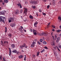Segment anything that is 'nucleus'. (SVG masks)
<instances>
[{"instance_id": "obj_40", "label": "nucleus", "mask_w": 61, "mask_h": 61, "mask_svg": "<svg viewBox=\"0 0 61 61\" xmlns=\"http://www.w3.org/2000/svg\"><path fill=\"white\" fill-rule=\"evenodd\" d=\"M39 12H40V13H41L42 12V10H41L40 9L39 10Z\"/></svg>"}, {"instance_id": "obj_46", "label": "nucleus", "mask_w": 61, "mask_h": 61, "mask_svg": "<svg viewBox=\"0 0 61 61\" xmlns=\"http://www.w3.org/2000/svg\"><path fill=\"white\" fill-rule=\"evenodd\" d=\"M40 41L41 42H42V39H40Z\"/></svg>"}, {"instance_id": "obj_5", "label": "nucleus", "mask_w": 61, "mask_h": 61, "mask_svg": "<svg viewBox=\"0 0 61 61\" xmlns=\"http://www.w3.org/2000/svg\"><path fill=\"white\" fill-rule=\"evenodd\" d=\"M44 35V36H46L47 35V34L45 32H43L41 34H40V36H43V35Z\"/></svg>"}, {"instance_id": "obj_53", "label": "nucleus", "mask_w": 61, "mask_h": 61, "mask_svg": "<svg viewBox=\"0 0 61 61\" xmlns=\"http://www.w3.org/2000/svg\"><path fill=\"white\" fill-rule=\"evenodd\" d=\"M21 28V29H23L24 28L22 26H20Z\"/></svg>"}, {"instance_id": "obj_34", "label": "nucleus", "mask_w": 61, "mask_h": 61, "mask_svg": "<svg viewBox=\"0 0 61 61\" xmlns=\"http://www.w3.org/2000/svg\"><path fill=\"white\" fill-rule=\"evenodd\" d=\"M32 7L33 8H34V9H35V8H36V7L34 6H32Z\"/></svg>"}, {"instance_id": "obj_3", "label": "nucleus", "mask_w": 61, "mask_h": 61, "mask_svg": "<svg viewBox=\"0 0 61 61\" xmlns=\"http://www.w3.org/2000/svg\"><path fill=\"white\" fill-rule=\"evenodd\" d=\"M24 47L26 48H27V46L26 45L25 43H24L23 45H21L20 46V47L21 48H23Z\"/></svg>"}, {"instance_id": "obj_52", "label": "nucleus", "mask_w": 61, "mask_h": 61, "mask_svg": "<svg viewBox=\"0 0 61 61\" xmlns=\"http://www.w3.org/2000/svg\"><path fill=\"white\" fill-rule=\"evenodd\" d=\"M0 60H2V57H1V56H0Z\"/></svg>"}, {"instance_id": "obj_42", "label": "nucleus", "mask_w": 61, "mask_h": 61, "mask_svg": "<svg viewBox=\"0 0 61 61\" xmlns=\"http://www.w3.org/2000/svg\"><path fill=\"white\" fill-rule=\"evenodd\" d=\"M33 34H34V35H36V34H37V33H36V32H35L33 33Z\"/></svg>"}, {"instance_id": "obj_26", "label": "nucleus", "mask_w": 61, "mask_h": 61, "mask_svg": "<svg viewBox=\"0 0 61 61\" xmlns=\"http://www.w3.org/2000/svg\"><path fill=\"white\" fill-rule=\"evenodd\" d=\"M59 39H57V40L56 41V42L57 43H58V42H59Z\"/></svg>"}, {"instance_id": "obj_64", "label": "nucleus", "mask_w": 61, "mask_h": 61, "mask_svg": "<svg viewBox=\"0 0 61 61\" xmlns=\"http://www.w3.org/2000/svg\"><path fill=\"white\" fill-rule=\"evenodd\" d=\"M59 36H61V33L60 35H59Z\"/></svg>"}, {"instance_id": "obj_36", "label": "nucleus", "mask_w": 61, "mask_h": 61, "mask_svg": "<svg viewBox=\"0 0 61 61\" xmlns=\"http://www.w3.org/2000/svg\"><path fill=\"white\" fill-rule=\"evenodd\" d=\"M44 48L45 49H48V47H46V46H45L44 47Z\"/></svg>"}, {"instance_id": "obj_57", "label": "nucleus", "mask_w": 61, "mask_h": 61, "mask_svg": "<svg viewBox=\"0 0 61 61\" xmlns=\"http://www.w3.org/2000/svg\"><path fill=\"white\" fill-rule=\"evenodd\" d=\"M3 41H1V43H2V44L3 43Z\"/></svg>"}, {"instance_id": "obj_45", "label": "nucleus", "mask_w": 61, "mask_h": 61, "mask_svg": "<svg viewBox=\"0 0 61 61\" xmlns=\"http://www.w3.org/2000/svg\"><path fill=\"white\" fill-rule=\"evenodd\" d=\"M57 48L58 50L60 52V51H60V49H59V48L58 47Z\"/></svg>"}, {"instance_id": "obj_55", "label": "nucleus", "mask_w": 61, "mask_h": 61, "mask_svg": "<svg viewBox=\"0 0 61 61\" xmlns=\"http://www.w3.org/2000/svg\"><path fill=\"white\" fill-rule=\"evenodd\" d=\"M33 56V57H36V55H33L32 56Z\"/></svg>"}, {"instance_id": "obj_51", "label": "nucleus", "mask_w": 61, "mask_h": 61, "mask_svg": "<svg viewBox=\"0 0 61 61\" xmlns=\"http://www.w3.org/2000/svg\"><path fill=\"white\" fill-rule=\"evenodd\" d=\"M52 31H55V30L54 29H52Z\"/></svg>"}, {"instance_id": "obj_54", "label": "nucleus", "mask_w": 61, "mask_h": 61, "mask_svg": "<svg viewBox=\"0 0 61 61\" xmlns=\"http://www.w3.org/2000/svg\"><path fill=\"white\" fill-rule=\"evenodd\" d=\"M57 39H59L60 40V37H58V38H57Z\"/></svg>"}, {"instance_id": "obj_62", "label": "nucleus", "mask_w": 61, "mask_h": 61, "mask_svg": "<svg viewBox=\"0 0 61 61\" xmlns=\"http://www.w3.org/2000/svg\"><path fill=\"white\" fill-rule=\"evenodd\" d=\"M60 29H61V25H60Z\"/></svg>"}, {"instance_id": "obj_33", "label": "nucleus", "mask_w": 61, "mask_h": 61, "mask_svg": "<svg viewBox=\"0 0 61 61\" xmlns=\"http://www.w3.org/2000/svg\"><path fill=\"white\" fill-rule=\"evenodd\" d=\"M51 45H52V46H53L54 45H55V44H54V43L53 42L51 43Z\"/></svg>"}, {"instance_id": "obj_29", "label": "nucleus", "mask_w": 61, "mask_h": 61, "mask_svg": "<svg viewBox=\"0 0 61 61\" xmlns=\"http://www.w3.org/2000/svg\"><path fill=\"white\" fill-rule=\"evenodd\" d=\"M58 18L59 20H60L61 21V17H58Z\"/></svg>"}, {"instance_id": "obj_30", "label": "nucleus", "mask_w": 61, "mask_h": 61, "mask_svg": "<svg viewBox=\"0 0 61 61\" xmlns=\"http://www.w3.org/2000/svg\"><path fill=\"white\" fill-rule=\"evenodd\" d=\"M3 61H5V57H3Z\"/></svg>"}, {"instance_id": "obj_27", "label": "nucleus", "mask_w": 61, "mask_h": 61, "mask_svg": "<svg viewBox=\"0 0 61 61\" xmlns=\"http://www.w3.org/2000/svg\"><path fill=\"white\" fill-rule=\"evenodd\" d=\"M16 54H17L18 55L19 54H20V52L17 51V52H16Z\"/></svg>"}, {"instance_id": "obj_63", "label": "nucleus", "mask_w": 61, "mask_h": 61, "mask_svg": "<svg viewBox=\"0 0 61 61\" xmlns=\"http://www.w3.org/2000/svg\"><path fill=\"white\" fill-rule=\"evenodd\" d=\"M21 51L22 52H24V51L23 50H21Z\"/></svg>"}, {"instance_id": "obj_25", "label": "nucleus", "mask_w": 61, "mask_h": 61, "mask_svg": "<svg viewBox=\"0 0 61 61\" xmlns=\"http://www.w3.org/2000/svg\"><path fill=\"white\" fill-rule=\"evenodd\" d=\"M33 33H35V32H36L37 31H36V30L34 29H33Z\"/></svg>"}, {"instance_id": "obj_60", "label": "nucleus", "mask_w": 61, "mask_h": 61, "mask_svg": "<svg viewBox=\"0 0 61 61\" xmlns=\"http://www.w3.org/2000/svg\"><path fill=\"white\" fill-rule=\"evenodd\" d=\"M43 0L44 2H46L47 1V0Z\"/></svg>"}, {"instance_id": "obj_59", "label": "nucleus", "mask_w": 61, "mask_h": 61, "mask_svg": "<svg viewBox=\"0 0 61 61\" xmlns=\"http://www.w3.org/2000/svg\"><path fill=\"white\" fill-rule=\"evenodd\" d=\"M24 32H26V30H24Z\"/></svg>"}, {"instance_id": "obj_49", "label": "nucleus", "mask_w": 61, "mask_h": 61, "mask_svg": "<svg viewBox=\"0 0 61 61\" xmlns=\"http://www.w3.org/2000/svg\"><path fill=\"white\" fill-rule=\"evenodd\" d=\"M37 16H38V13H36V14Z\"/></svg>"}, {"instance_id": "obj_43", "label": "nucleus", "mask_w": 61, "mask_h": 61, "mask_svg": "<svg viewBox=\"0 0 61 61\" xmlns=\"http://www.w3.org/2000/svg\"><path fill=\"white\" fill-rule=\"evenodd\" d=\"M20 11L21 13H22V12H23V10H22V9H21L20 10Z\"/></svg>"}, {"instance_id": "obj_16", "label": "nucleus", "mask_w": 61, "mask_h": 61, "mask_svg": "<svg viewBox=\"0 0 61 61\" xmlns=\"http://www.w3.org/2000/svg\"><path fill=\"white\" fill-rule=\"evenodd\" d=\"M4 3H8V0H4Z\"/></svg>"}, {"instance_id": "obj_22", "label": "nucleus", "mask_w": 61, "mask_h": 61, "mask_svg": "<svg viewBox=\"0 0 61 61\" xmlns=\"http://www.w3.org/2000/svg\"><path fill=\"white\" fill-rule=\"evenodd\" d=\"M19 29L21 33H23V30H22V28H19Z\"/></svg>"}, {"instance_id": "obj_9", "label": "nucleus", "mask_w": 61, "mask_h": 61, "mask_svg": "<svg viewBox=\"0 0 61 61\" xmlns=\"http://www.w3.org/2000/svg\"><path fill=\"white\" fill-rule=\"evenodd\" d=\"M24 57V55H20L18 56V58L19 59H21L23 58Z\"/></svg>"}, {"instance_id": "obj_4", "label": "nucleus", "mask_w": 61, "mask_h": 61, "mask_svg": "<svg viewBox=\"0 0 61 61\" xmlns=\"http://www.w3.org/2000/svg\"><path fill=\"white\" fill-rule=\"evenodd\" d=\"M15 13L16 15H18L19 13V10L17 9L15 11Z\"/></svg>"}, {"instance_id": "obj_21", "label": "nucleus", "mask_w": 61, "mask_h": 61, "mask_svg": "<svg viewBox=\"0 0 61 61\" xmlns=\"http://www.w3.org/2000/svg\"><path fill=\"white\" fill-rule=\"evenodd\" d=\"M7 27H5V33H6V32H7Z\"/></svg>"}, {"instance_id": "obj_8", "label": "nucleus", "mask_w": 61, "mask_h": 61, "mask_svg": "<svg viewBox=\"0 0 61 61\" xmlns=\"http://www.w3.org/2000/svg\"><path fill=\"white\" fill-rule=\"evenodd\" d=\"M24 14H25V12L26 13H27V11H28V10L26 8H24Z\"/></svg>"}, {"instance_id": "obj_61", "label": "nucleus", "mask_w": 61, "mask_h": 61, "mask_svg": "<svg viewBox=\"0 0 61 61\" xmlns=\"http://www.w3.org/2000/svg\"><path fill=\"white\" fill-rule=\"evenodd\" d=\"M51 36H52L53 35V33L52 32L51 33Z\"/></svg>"}, {"instance_id": "obj_41", "label": "nucleus", "mask_w": 61, "mask_h": 61, "mask_svg": "<svg viewBox=\"0 0 61 61\" xmlns=\"http://www.w3.org/2000/svg\"><path fill=\"white\" fill-rule=\"evenodd\" d=\"M30 32H33V30H32V29H31L30 30Z\"/></svg>"}, {"instance_id": "obj_48", "label": "nucleus", "mask_w": 61, "mask_h": 61, "mask_svg": "<svg viewBox=\"0 0 61 61\" xmlns=\"http://www.w3.org/2000/svg\"><path fill=\"white\" fill-rule=\"evenodd\" d=\"M59 47L60 48H61V45H60Z\"/></svg>"}, {"instance_id": "obj_47", "label": "nucleus", "mask_w": 61, "mask_h": 61, "mask_svg": "<svg viewBox=\"0 0 61 61\" xmlns=\"http://www.w3.org/2000/svg\"><path fill=\"white\" fill-rule=\"evenodd\" d=\"M0 3H2L3 2V0H0Z\"/></svg>"}, {"instance_id": "obj_7", "label": "nucleus", "mask_w": 61, "mask_h": 61, "mask_svg": "<svg viewBox=\"0 0 61 61\" xmlns=\"http://www.w3.org/2000/svg\"><path fill=\"white\" fill-rule=\"evenodd\" d=\"M36 44V43L34 41L32 42V44H31V46L32 47H34L35 46V45Z\"/></svg>"}, {"instance_id": "obj_10", "label": "nucleus", "mask_w": 61, "mask_h": 61, "mask_svg": "<svg viewBox=\"0 0 61 61\" xmlns=\"http://www.w3.org/2000/svg\"><path fill=\"white\" fill-rule=\"evenodd\" d=\"M15 23H11L10 25V26H11V27H14L15 26Z\"/></svg>"}, {"instance_id": "obj_1", "label": "nucleus", "mask_w": 61, "mask_h": 61, "mask_svg": "<svg viewBox=\"0 0 61 61\" xmlns=\"http://www.w3.org/2000/svg\"><path fill=\"white\" fill-rule=\"evenodd\" d=\"M5 19V17H3L2 16H0V22L1 21L3 23H5V22L4 21V19Z\"/></svg>"}, {"instance_id": "obj_37", "label": "nucleus", "mask_w": 61, "mask_h": 61, "mask_svg": "<svg viewBox=\"0 0 61 61\" xmlns=\"http://www.w3.org/2000/svg\"><path fill=\"white\" fill-rule=\"evenodd\" d=\"M26 56H25L24 59V60L25 61H26Z\"/></svg>"}, {"instance_id": "obj_44", "label": "nucleus", "mask_w": 61, "mask_h": 61, "mask_svg": "<svg viewBox=\"0 0 61 61\" xmlns=\"http://www.w3.org/2000/svg\"><path fill=\"white\" fill-rule=\"evenodd\" d=\"M11 21H11V20H10H10L9 21V23H10V22H11Z\"/></svg>"}, {"instance_id": "obj_14", "label": "nucleus", "mask_w": 61, "mask_h": 61, "mask_svg": "<svg viewBox=\"0 0 61 61\" xmlns=\"http://www.w3.org/2000/svg\"><path fill=\"white\" fill-rule=\"evenodd\" d=\"M11 47L12 48H14L15 47V45L14 44H12L11 45Z\"/></svg>"}, {"instance_id": "obj_38", "label": "nucleus", "mask_w": 61, "mask_h": 61, "mask_svg": "<svg viewBox=\"0 0 61 61\" xmlns=\"http://www.w3.org/2000/svg\"><path fill=\"white\" fill-rule=\"evenodd\" d=\"M50 7V5H48L47 6V9H48L49 8V7Z\"/></svg>"}, {"instance_id": "obj_56", "label": "nucleus", "mask_w": 61, "mask_h": 61, "mask_svg": "<svg viewBox=\"0 0 61 61\" xmlns=\"http://www.w3.org/2000/svg\"><path fill=\"white\" fill-rule=\"evenodd\" d=\"M55 38H57V36L56 35H55Z\"/></svg>"}, {"instance_id": "obj_39", "label": "nucleus", "mask_w": 61, "mask_h": 61, "mask_svg": "<svg viewBox=\"0 0 61 61\" xmlns=\"http://www.w3.org/2000/svg\"><path fill=\"white\" fill-rule=\"evenodd\" d=\"M42 14H43V15H46V13H42Z\"/></svg>"}, {"instance_id": "obj_19", "label": "nucleus", "mask_w": 61, "mask_h": 61, "mask_svg": "<svg viewBox=\"0 0 61 61\" xmlns=\"http://www.w3.org/2000/svg\"><path fill=\"white\" fill-rule=\"evenodd\" d=\"M4 44H8V41H4Z\"/></svg>"}, {"instance_id": "obj_35", "label": "nucleus", "mask_w": 61, "mask_h": 61, "mask_svg": "<svg viewBox=\"0 0 61 61\" xmlns=\"http://www.w3.org/2000/svg\"><path fill=\"white\" fill-rule=\"evenodd\" d=\"M45 49H43L41 51V53H43V52H44V51H45Z\"/></svg>"}, {"instance_id": "obj_11", "label": "nucleus", "mask_w": 61, "mask_h": 61, "mask_svg": "<svg viewBox=\"0 0 61 61\" xmlns=\"http://www.w3.org/2000/svg\"><path fill=\"white\" fill-rule=\"evenodd\" d=\"M9 56H11V48H9Z\"/></svg>"}, {"instance_id": "obj_20", "label": "nucleus", "mask_w": 61, "mask_h": 61, "mask_svg": "<svg viewBox=\"0 0 61 61\" xmlns=\"http://www.w3.org/2000/svg\"><path fill=\"white\" fill-rule=\"evenodd\" d=\"M12 52H13V53H16L17 52V51L16 50H14L12 51Z\"/></svg>"}, {"instance_id": "obj_58", "label": "nucleus", "mask_w": 61, "mask_h": 61, "mask_svg": "<svg viewBox=\"0 0 61 61\" xmlns=\"http://www.w3.org/2000/svg\"><path fill=\"white\" fill-rule=\"evenodd\" d=\"M26 13L27 12H25V15H26L27 14V13Z\"/></svg>"}, {"instance_id": "obj_6", "label": "nucleus", "mask_w": 61, "mask_h": 61, "mask_svg": "<svg viewBox=\"0 0 61 61\" xmlns=\"http://www.w3.org/2000/svg\"><path fill=\"white\" fill-rule=\"evenodd\" d=\"M37 24H38V22L36 21L34 24V26L36 27H37Z\"/></svg>"}, {"instance_id": "obj_23", "label": "nucleus", "mask_w": 61, "mask_h": 61, "mask_svg": "<svg viewBox=\"0 0 61 61\" xmlns=\"http://www.w3.org/2000/svg\"><path fill=\"white\" fill-rule=\"evenodd\" d=\"M40 54V52H39L38 51L37 53V56H38Z\"/></svg>"}, {"instance_id": "obj_31", "label": "nucleus", "mask_w": 61, "mask_h": 61, "mask_svg": "<svg viewBox=\"0 0 61 61\" xmlns=\"http://www.w3.org/2000/svg\"><path fill=\"white\" fill-rule=\"evenodd\" d=\"M43 44L45 45H46V42L45 41H44L43 42Z\"/></svg>"}, {"instance_id": "obj_2", "label": "nucleus", "mask_w": 61, "mask_h": 61, "mask_svg": "<svg viewBox=\"0 0 61 61\" xmlns=\"http://www.w3.org/2000/svg\"><path fill=\"white\" fill-rule=\"evenodd\" d=\"M38 3V2L34 1H32L30 2V4H33V5H36Z\"/></svg>"}, {"instance_id": "obj_28", "label": "nucleus", "mask_w": 61, "mask_h": 61, "mask_svg": "<svg viewBox=\"0 0 61 61\" xmlns=\"http://www.w3.org/2000/svg\"><path fill=\"white\" fill-rule=\"evenodd\" d=\"M51 26L54 28H56V27L55 26H54V25H51Z\"/></svg>"}, {"instance_id": "obj_18", "label": "nucleus", "mask_w": 61, "mask_h": 61, "mask_svg": "<svg viewBox=\"0 0 61 61\" xmlns=\"http://www.w3.org/2000/svg\"><path fill=\"white\" fill-rule=\"evenodd\" d=\"M29 17L30 19H33V16L32 15H30L29 16Z\"/></svg>"}, {"instance_id": "obj_12", "label": "nucleus", "mask_w": 61, "mask_h": 61, "mask_svg": "<svg viewBox=\"0 0 61 61\" xmlns=\"http://www.w3.org/2000/svg\"><path fill=\"white\" fill-rule=\"evenodd\" d=\"M17 5H18V6H20V8H22V6L20 4V3H19V2L17 4Z\"/></svg>"}, {"instance_id": "obj_50", "label": "nucleus", "mask_w": 61, "mask_h": 61, "mask_svg": "<svg viewBox=\"0 0 61 61\" xmlns=\"http://www.w3.org/2000/svg\"><path fill=\"white\" fill-rule=\"evenodd\" d=\"M8 36H12V35L11 34H9Z\"/></svg>"}, {"instance_id": "obj_15", "label": "nucleus", "mask_w": 61, "mask_h": 61, "mask_svg": "<svg viewBox=\"0 0 61 61\" xmlns=\"http://www.w3.org/2000/svg\"><path fill=\"white\" fill-rule=\"evenodd\" d=\"M10 19L11 20L12 22H14V19L13 18H10Z\"/></svg>"}, {"instance_id": "obj_24", "label": "nucleus", "mask_w": 61, "mask_h": 61, "mask_svg": "<svg viewBox=\"0 0 61 61\" xmlns=\"http://www.w3.org/2000/svg\"><path fill=\"white\" fill-rule=\"evenodd\" d=\"M61 31V30H58L56 31V32L57 33H59V32H60Z\"/></svg>"}, {"instance_id": "obj_17", "label": "nucleus", "mask_w": 61, "mask_h": 61, "mask_svg": "<svg viewBox=\"0 0 61 61\" xmlns=\"http://www.w3.org/2000/svg\"><path fill=\"white\" fill-rule=\"evenodd\" d=\"M58 46H54L53 47V48L55 49H57V48H58Z\"/></svg>"}, {"instance_id": "obj_32", "label": "nucleus", "mask_w": 61, "mask_h": 61, "mask_svg": "<svg viewBox=\"0 0 61 61\" xmlns=\"http://www.w3.org/2000/svg\"><path fill=\"white\" fill-rule=\"evenodd\" d=\"M37 43L38 44V45H40V44H41V42H39V41H37Z\"/></svg>"}, {"instance_id": "obj_13", "label": "nucleus", "mask_w": 61, "mask_h": 61, "mask_svg": "<svg viewBox=\"0 0 61 61\" xmlns=\"http://www.w3.org/2000/svg\"><path fill=\"white\" fill-rule=\"evenodd\" d=\"M0 15H4V14H5V12L4 11H0Z\"/></svg>"}]
</instances>
